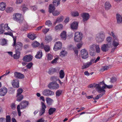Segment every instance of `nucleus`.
<instances>
[{
    "label": "nucleus",
    "mask_w": 122,
    "mask_h": 122,
    "mask_svg": "<svg viewBox=\"0 0 122 122\" xmlns=\"http://www.w3.org/2000/svg\"><path fill=\"white\" fill-rule=\"evenodd\" d=\"M28 25L27 24L25 23L24 24V26L22 27L21 28V30H22L26 31L28 29Z\"/></svg>",
    "instance_id": "obj_43"
},
{
    "label": "nucleus",
    "mask_w": 122,
    "mask_h": 122,
    "mask_svg": "<svg viewBox=\"0 0 122 122\" xmlns=\"http://www.w3.org/2000/svg\"><path fill=\"white\" fill-rule=\"evenodd\" d=\"M60 36L62 40H66L67 37L66 32L65 31H63L61 34Z\"/></svg>",
    "instance_id": "obj_24"
},
{
    "label": "nucleus",
    "mask_w": 122,
    "mask_h": 122,
    "mask_svg": "<svg viewBox=\"0 0 122 122\" xmlns=\"http://www.w3.org/2000/svg\"><path fill=\"white\" fill-rule=\"evenodd\" d=\"M45 109L43 107H42V108L40 110V111L39 113L40 115L41 116L45 113Z\"/></svg>",
    "instance_id": "obj_48"
},
{
    "label": "nucleus",
    "mask_w": 122,
    "mask_h": 122,
    "mask_svg": "<svg viewBox=\"0 0 122 122\" xmlns=\"http://www.w3.org/2000/svg\"><path fill=\"white\" fill-rule=\"evenodd\" d=\"M95 48L96 51L97 53H99L100 52V48H99V45H95Z\"/></svg>",
    "instance_id": "obj_58"
},
{
    "label": "nucleus",
    "mask_w": 122,
    "mask_h": 122,
    "mask_svg": "<svg viewBox=\"0 0 122 122\" xmlns=\"http://www.w3.org/2000/svg\"><path fill=\"white\" fill-rule=\"evenodd\" d=\"M64 19V17L63 16H61L60 17L57 18L56 21V23H60Z\"/></svg>",
    "instance_id": "obj_36"
},
{
    "label": "nucleus",
    "mask_w": 122,
    "mask_h": 122,
    "mask_svg": "<svg viewBox=\"0 0 122 122\" xmlns=\"http://www.w3.org/2000/svg\"><path fill=\"white\" fill-rule=\"evenodd\" d=\"M52 38L51 36H48L46 37L45 40L48 42L51 41L52 40Z\"/></svg>",
    "instance_id": "obj_46"
},
{
    "label": "nucleus",
    "mask_w": 122,
    "mask_h": 122,
    "mask_svg": "<svg viewBox=\"0 0 122 122\" xmlns=\"http://www.w3.org/2000/svg\"><path fill=\"white\" fill-rule=\"evenodd\" d=\"M17 93L16 95L17 96L19 95H21V94L23 92V90L21 88H19L17 91Z\"/></svg>",
    "instance_id": "obj_50"
},
{
    "label": "nucleus",
    "mask_w": 122,
    "mask_h": 122,
    "mask_svg": "<svg viewBox=\"0 0 122 122\" xmlns=\"http://www.w3.org/2000/svg\"><path fill=\"white\" fill-rule=\"evenodd\" d=\"M13 8L11 7H8L5 10V11L7 13H11L13 11Z\"/></svg>",
    "instance_id": "obj_35"
},
{
    "label": "nucleus",
    "mask_w": 122,
    "mask_h": 122,
    "mask_svg": "<svg viewBox=\"0 0 122 122\" xmlns=\"http://www.w3.org/2000/svg\"><path fill=\"white\" fill-rule=\"evenodd\" d=\"M33 58V56L31 55H26L25 56L23 57V60L27 62H30L32 60Z\"/></svg>",
    "instance_id": "obj_13"
},
{
    "label": "nucleus",
    "mask_w": 122,
    "mask_h": 122,
    "mask_svg": "<svg viewBox=\"0 0 122 122\" xmlns=\"http://www.w3.org/2000/svg\"><path fill=\"white\" fill-rule=\"evenodd\" d=\"M61 0H53V4L56 6H57L59 5L60 3V1Z\"/></svg>",
    "instance_id": "obj_31"
},
{
    "label": "nucleus",
    "mask_w": 122,
    "mask_h": 122,
    "mask_svg": "<svg viewBox=\"0 0 122 122\" xmlns=\"http://www.w3.org/2000/svg\"><path fill=\"white\" fill-rule=\"evenodd\" d=\"M111 7V5L109 2H106L105 4V7L106 10L110 9Z\"/></svg>",
    "instance_id": "obj_28"
},
{
    "label": "nucleus",
    "mask_w": 122,
    "mask_h": 122,
    "mask_svg": "<svg viewBox=\"0 0 122 122\" xmlns=\"http://www.w3.org/2000/svg\"><path fill=\"white\" fill-rule=\"evenodd\" d=\"M81 16L82 18V21L85 22L87 21L90 18L89 14L86 13H83L81 14Z\"/></svg>",
    "instance_id": "obj_10"
},
{
    "label": "nucleus",
    "mask_w": 122,
    "mask_h": 122,
    "mask_svg": "<svg viewBox=\"0 0 122 122\" xmlns=\"http://www.w3.org/2000/svg\"><path fill=\"white\" fill-rule=\"evenodd\" d=\"M7 92V90L5 87H2L0 89V96H5Z\"/></svg>",
    "instance_id": "obj_17"
},
{
    "label": "nucleus",
    "mask_w": 122,
    "mask_h": 122,
    "mask_svg": "<svg viewBox=\"0 0 122 122\" xmlns=\"http://www.w3.org/2000/svg\"><path fill=\"white\" fill-rule=\"evenodd\" d=\"M3 24H1L0 25V34H2L5 31L3 29Z\"/></svg>",
    "instance_id": "obj_40"
},
{
    "label": "nucleus",
    "mask_w": 122,
    "mask_h": 122,
    "mask_svg": "<svg viewBox=\"0 0 122 122\" xmlns=\"http://www.w3.org/2000/svg\"><path fill=\"white\" fill-rule=\"evenodd\" d=\"M46 52H48L50 50V48L49 46L46 45L45 46V47L43 48Z\"/></svg>",
    "instance_id": "obj_47"
},
{
    "label": "nucleus",
    "mask_w": 122,
    "mask_h": 122,
    "mask_svg": "<svg viewBox=\"0 0 122 122\" xmlns=\"http://www.w3.org/2000/svg\"><path fill=\"white\" fill-rule=\"evenodd\" d=\"M42 53L41 51H39L37 52V54L35 56V57L37 59L41 58L42 56Z\"/></svg>",
    "instance_id": "obj_25"
},
{
    "label": "nucleus",
    "mask_w": 122,
    "mask_h": 122,
    "mask_svg": "<svg viewBox=\"0 0 122 122\" xmlns=\"http://www.w3.org/2000/svg\"><path fill=\"white\" fill-rule=\"evenodd\" d=\"M40 45V43L36 41H34L32 44V46L33 47H37Z\"/></svg>",
    "instance_id": "obj_34"
},
{
    "label": "nucleus",
    "mask_w": 122,
    "mask_h": 122,
    "mask_svg": "<svg viewBox=\"0 0 122 122\" xmlns=\"http://www.w3.org/2000/svg\"><path fill=\"white\" fill-rule=\"evenodd\" d=\"M17 109L18 112V114L21 113V112L20 111V109H21L20 107V105H18L17 107Z\"/></svg>",
    "instance_id": "obj_63"
},
{
    "label": "nucleus",
    "mask_w": 122,
    "mask_h": 122,
    "mask_svg": "<svg viewBox=\"0 0 122 122\" xmlns=\"http://www.w3.org/2000/svg\"><path fill=\"white\" fill-rule=\"evenodd\" d=\"M62 43L60 41H58L56 43L53 48L54 51H56L60 49L62 47Z\"/></svg>",
    "instance_id": "obj_12"
},
{
    "label": "nucleus",
    "mask_w": 122,
    "mask_h": 122,
    "mask_svg": "<svg viewBox=\"0 0 122 122\" xmlns=\"http://www.w3.org/2000/svg\"><path fill=\"white\" fill-rule=\"evenodd\" d=\"M4 34L5 35H9L12 36L14 42L12 44V46H14L16 44V36L14 37L13 35V34L12 32H10L9 33V32H5L4 33Z\"/></svg>",
    "instance_id": "obj_18"
},
{
    "label": "nucleus",
    "mask_w": 122,
    "mask_h": 122,
    "mask_svg": "<svg viewBox=\"0 0 122 122\" xmlns=\"http://www.w3.org/2000/svg\"><path fill=\"white\" fill-rule=\"evenodd\" d=\"M6 5L5 3L2 2L0 3V10H4L6 7Z\"/></svg>",
    "instance_id": "obj_27"
},
{
    "label": "nucleus",
    "mask_w": 122,
    "mask_h": 122,
    "mask_svg": "<svg viewBox=\"0 0 122 122\" xmlns=\"http://www.w3.org/2000/svg\"><path fill=\"white\" fill-rule=\"evenodd\" d=\"M47 103L49 105H51V101L52 100L49 97H47L46 99Z\"/></svg>",
    "instance_id": "obj_44"
},
{
    "label": "nucleus",
    "mask_w": 122,
    "mask_h": 122,
    "mask_svg": "<svg viewBox=\"0 0 122 122\" xmlns=\"http://www.w3.org/2000/svg\"><path fill=\"white\" fill-rule=\"evenodd\" d=\"M13 87L15 88H18L19 87V81L17 79H14L11 83Z\"/></svg>",
    "instance_id": "obj_20"
},
{
    "label": "nucleus",
    "mask_w": 122,
    "mask_h": 122,
    "mask_svg": "<svg viewBox=\"0 0 122 122\" xmlns=\"http://www.w3.org/2000/svg\"><path fill=\"white\" fill-rule=\"evenodd\" d=\"M14 76L15 78L19 79H23L25 77V76L23 74L17 72H14Z\"/></svg>",
    "instance_id": "obj_16"
},
{
    "label": "nucleus",
    "mask_w": 122,
    "mask_h": 122,
    "mask_svg": "<svg viewBox=\"0 0 122 122\" xmlns=\"http://www.w3.org/2000/svg\"><path fill=\"white\" fill-rule=\"evenodd\" d=\"M67 54V52L65 51H61L60 54V56L61 57H64Z\"/></svg>",
    "instance_id": "obj_42"
},
{
    "label": "nucleus",
    "mask_w": 122,
    "mask_h": 122,
    "mask_svg": "<svg viewBox=\"0 0 122 122\" xmlns=\"http://www.w3.org/2000/svg\"><path fill=\"white\" fill-rule=\"evenodd\" d=\"M42 93L44 95L46 96H51L54 94L53 92L48 89H46L44 90Z\"/></svg>",
    "instance_id": "obj_7"
},
{
    "label": "nucleus",
    "mask_w": 122,
    "mask_h": 122,
    "mask_svg": "<svg viewBox=\"0 0 122 122\" xmlns=\"http://www.w3.org/2000/svg\"><path fill=\"white\" fill-rule=\"evenodd\" d=\"M75 52V54L76 55H77L78 54V50L76 49V47L73 48V50Z\"/></svg>",
    "instance_id": "obj_64"
},
{
    "label": "nucleus",
    "mask_w": 122,
    "mask_h": 122,
    "mask_svg": "<svg viewBox=\"0 0 122 122\" xmlns=\"http://www.w3.org/2000/svg\"><path fill=\"white\" fill-rule=\"evenodd\" d=\"M49 30V29H43L42 30V32L44 34H46Z\"/></svg>",
    "instance_id": "obj_61"
},
{
    "label": "nucleus",
    "mask_w": 122,
    "mask_h": 122,
    "mask_svg": "<svg viewBox=\"0 0 122 122\" xmlns=\"http://www.w3.org/2000/svg\"><path fill=\"white\" fill-rule=\"evenodd\" d=\"M78 22L76 21L73 22L70 25L71 29L73 30H77L78 28Z\"/></svg>",
    "instance_id": "obj_15"
},
{
    "label": "nucleus",
    "mask_w": 122,
    "mask_h": 122,
    "mask_svg": "<svg viewBox=\"0 0 122 122\" xmlns=\"http://www.w3.org/2000/svg\"><path fill=\"white\" fill-rule=\"evenodd\" d=\"M33 65V63L31 62H30L27 64L26 66V67L28 69H30L32 67Z\"/></svg>",
    "instance_id": "obj_52"
},
{
    "label": "nucleus",
    "mask_w": 122,
    "mask_h": 122,
    "mask_svg": "<svg viewBox=\"0 0 122 122\" xmlns=\"http://www.w3.org/2000/svg\"><path fill=\"white\" fill-rule=\"evenodd\" d=\"M28 37L29 38L32 40H34L36 37L34 34H28Z\"/></svg>",
    "instance_id": "obj_41"
},
{
    "label": "nucleus",
    "mask_w": 122,
    "mask_h": 122,
    "mask_svg": "<svg viewBox=\"0 0 122 122\" xmlns=\"http://www.w3.org/2000/svg\"><path fill=\"white\" fill-rule=\"evenodd\" d=\"M98 86H100V82L98 84H96L95 83L93 84H90L89 87H88L90 88H93L95 87H96V89L97 91L99 93H100V91H99L98 88L97 87Z\"/></svg>",
    "instance_id": "obj_19"
},
{
    "label": "nucleus",
    "mask_w": 122,
    "mask_h": 122,
    "mask_svg": "<svg viewBox=\"0 0 122 122\" xmlns=\"http://www.w3.org/2000/svg\"><path fill=\"white\" fill-rule=\"evenodd\" d=\"M82 35L78 32H76L75 34L74 40L75 42H78L81 41L82 38Z\"/></svg>",
    "instance_id": "obj_3"
},
{
    "label": "nucleus",
    "mask_w": 122,
    "mask_h": 122,
    "mask_svg": "<svg viewBox=\"0 0 122 122\" xmlns=\"http://www.w3.org/2000/svg\"><path fill=\"white\" fill-rule=\"evenodd\" d=\"M48 86L50 89H57L59 87V85L56 82H53L50 83Z\"/></svg>",
    "instance_id": "obj_5"
},
{
    "label": "nucleus",
    "mask_w": 122,
    "mask_h": 122,
    "mask_svg": "<svg viewBox=\"0 0 122 122\" xmlns=\"http://www.w3.org/2000/svg\"><path fill=\"white\" fill-rule=\"evenodd\" d=\"M70 18L69 17H67L65 19L64 22L66 24L68 23L69 20Z\"/></svg>",
    "instance_id": "obj_62"
},
{
    "label": "nucleus",
    "mask_w": 122,
    "mask_h": 122,
    "mask_svg": "<svg viewBox=\"0 0 122 122\" xmlns=\"http://www.w3.org/2000/svg\"><path fill=\"white\" fill-rule=\"evenodd\" d=\"M71 15L74 17L78 16L79 15V13L77 11H73L71 12Z\"/></svg>",
    "instance_id": "obj_45"
},
{
    "label": "nucleus",
    "mask_w": 122,
    "mask_h": 122,
    "mask_svg": "<svg viewBox=\"0 0 122 122\" xmlns=\"http://www.w3.org/2000/svg\"><path fill=\"white\" fill-rule=\"evenodd\" d=\"M117 80V78L113 76L111 78L110 82L111 83H113L116 82Z\"/></svg>",
    "instance_id": "obj_49"
},
{
    "label": "nucleus",
    "mask_w": 122,
    "mask_h": 122,
    "mask_svg": "<svg viewBox=\"0 0 122 122\" xmlns=\"http://www.w3.org/2000/svg\"><path fill=\"white\" fill-rule=\"evenodd\" d=\"M45 24L46 25H48V26H51L52 25V23L50 20L46 21L45 23Z\"/></svg>",
    "instance_id": "obj_51"
},
{
    "label": "nucleus",
    "mask_w": 122,
    "mask_h": 122,
    "mask_svg": "<svg viewBox=\"0 0 122 122\" xmlns=\"http://www.w3.org/2000/svg\"><path fill=\"white\" fill-rule=\"evenodd\" d=\"M13 19L17 21H19L20 23L23 20L21 14L18 13H15L13 15Z\"/></svg>",
    "instance_id": "obj_4"
},
{
    "label": "nucleus",
    "mask_w": 122,
    "mask_h": 122,
    "mask_svg": "<svg viewBox=\"0 0 122 122\" xmlns=\"http://www.w3.org/2000/svg\"><path fill=\"white\" fill-rule=\"evenodd\" d=\"M58 57H56L55 59H53L51 61V63L52 64H53L54 63H56L57 62V61L59 59Z\"/></svg>",
    "instance_id": "obj_59"
},
{
    "label": "nucleus",
    "mask_w": 122,
    "mask_h": 122,
    "mask_svg": "<svg viewBox=\"0 0 122 122\" xmlns=\"http://www.w3.org/2000/svg\"><path fill=\"white\" fill-rule=\"evenodd\" d=\"M55 9L56 8L54 5L52 4H51L49 5L48 7V12L50 13H52Z\"/></svg>",
    "instance_id": "obj_23"
},
{
    "label": "nucleus",
    "mask_w": 122,
    "mask_h": 122,
    "mask_svg": "<svg viewBox=\"0 0 122 122\" xmlns=\"http://www.w3.org/2000/svg\"><path fill=\"white\" fill-rule=\"evenodd\" d=\"M65 76V73L64 71L61 70L59 72V76L61 79H62L64 78Z\"/></svg>",
    "instance_id": "obj_39"
},
{
    "label": "nucleus",
    "mask_w": 122,
    "mask_h": 122,
    "mask_svg": "<svg viewBox=\"0 0 122 122\" xmlns=\"http://www.w3.org/2000/svg\"><path fill=\"white\" fill-rule=\"evenodd\" d=\"M16 97H17L16 100L19 102L21 101L24 98V96L22 95H19L18 96L16 95Z\"/></svg>",
    "instance_id": "obj_33"
},
{
    "label": "nucleus",
    "mask_w": 122,
    "mask_h": 122,
    "mask_svg": "<svg viewBox=\"0 0 122 122\" xmlns=\"http://www.w3.org/2000/svg\"><path fill=\"white\" fill-rule=\"evenodd\" d=\"M63 27V25L61 24H60L56 26L55 28L56 30H60L62 29Z\"/></svg>",
    "instance_id": "obj_32"
},
{
    "label": "nucleus",
    "mask_w": 122,
    "mask_h": 122,
    "mask_svg": "<svg viewBox=\"0 0 122 122\" xmlns=\"http://www.w3.org/2000/svg\"><path fill=\"white\" fill-rule=\"evenodd\" d=\"M81 56L83 59H85L87 58L88 57V52L85 49L81 50Z\"/></svg>",
    "instance_id": "obj_8"
},
{
    "label": "nucleus",
    "mask_w": 122,
    "mask_h": 122,
    "mask_svg": "<svg viewBox=\"0 0 122 122\" xmlns=\"http://www.w3.org/2000/svg\"><path fill=\"white\" fill-rule=\"evenodd\" d=\"M60 12L59 11L55 10L52 13L54 16H56L59 15L60 14Z\"/></svg>",
    "instance_id": "obj_37"
},
{
    "label": "nucleus",
    "mask_w": 122,
    "mask_h": 122,
    "mask_svg": "<svg viewBox=\"0 0 122 122\" xmlns=\"http://www.w3.org/2000/svg\"><path fill=\"white\" fill-rule=\"evenodd\" d=\"M109 46L107 44H104L102 45L101 48L103 52H106L108 50V48Z\"/></svg>",
    "instance_id": "obj_21"
},
{
    "label": "nucleus",
    "mask_w": 122,
    "mask_h": 122,
    "mask_svg": "<svg viewBox=\"0 0 122 122\" xmlns=\"http://www.w3.org/2000/svg\"><path fill=\"white\" fill-rule=\"evenodd\" d=\"M95 46V45H93L90 46L89 51L90 55L92 56H94L96 54V52L94 49Z\"/></svg>",
    "instance_id": "obj_11"
},
{
    "label": "nucleus",
    "mask_w": 122,
    "mask_h": 122,
    "mask_svg": "<svg viewBox=\"0 0 122 122\" xmlns=\"http://www.w3.org/2000/svg\"><path fill=\"white\" fill-rule=\"evenodd\" d=\"M112 44L114 47H116L119 45V44L115 40H113Z\"/></svg>",
    "instance_id": "obj_55"
},
{
    "label": "nucleus",
    "mask_w": 122,
    "mask_h": 122,
    "mask_svg": "<svg viewBox=\"0 0 122 122\" xmlns=\"http://www.w3.org/2000/svg\"><path fill=\"white\" fill-rule=\"evenodd\" d=\"M7 43V41L5 39H3L1 42V45H4L5 44Z\"/></svg>",
    "instance_id": "obj_60"
},
{
    "label": "nucleus",
    "mask_w": 122,
    "mask_h": 122,
    "mask_svg": "<svg viewBox=\"0 0 122 122\" xmlns=\"http://www.w3.org/2000/svg\"><path fill=\"white\" fill-rule=\"evenodd\" d=\"M62 91L61 90H58L56 91V97H59L62 94Z\"/></svg>",
    "instance_id": "obj_38"
},
{
    "label": "nucleus",
    "mask_w": 122,
    "mask_h": 122,
    "mask_svg": "<svg viewBox=\"0 0 122 122\" xmlns=\"http://www.w3.org/2000/svg\"><path fill=\"white\" fill-rule=\"evenodd\" d=\"M6 122H10L11 121V118L9 115H7L6 116Z\"/></svg>",
    "instance_id": "obj_54"
},
{
    "label": "nucleus",
    "mask_w": 122,
    "mask_h": 122,
    "mask_svg": "<svg viewBox=\"0 0 122 122\" xmlns=\"http://www.w3.org/2000/svg\"><path fill=\"white\" fill-rule=\"evenodd\" d=\"M94 60L92 59L90 60V62H88L85 63H83V65L82 66L81 69H85L90 66L93 63Z\"/></svg>",
    "instance_id": "obj_14"
},
{
    "label": "nucleus",
    "mask_w": 122,
    "mask_h": 122,
    "mask_svg": "<svg viewBox=\"0 0 122 122\" xmlns=\"http://www.w3.org/2000/svg\"><path fill=\"white\" fill-rule=\"evenodd\" d=\"M3 27H4V29L6 30H9L10 29V28L8 26V24H4Z\"/></svg>",
    "instance_id": "obj_57"
},
{
    "label": "nucleus",
    "mask_w": 122,
    "mask_h": 122,
    "mask_svg": "<svg viewBox=\"0 0 122 122\" xmlns=\"http://www.w3.org/2000/svg\"><path fill=\"white\" fill-rule=\"evenodd\" d=\"M29 105V102L28 101H23L21 102L20 105H20V106L21 107L20 108L21 109H24L26 108Z\"/></svg>",
    "instance_id": "obj_9"
},
{
    "label": "nucleus",
    "mask_w": 122,
    "mask_h": 122,
    "mask_svg": "<svg viewBox=\"0 0 122 122\" xmlns=\"http://www.w3.org/2000/svg\"><path fill=\"white\" fill-rule=\"evenodd\" d=\"M116 17L117 23H121L122 22V16L120 14H117L116 15Z\"/></svg>",
    "instance_id": "obj_26"
},
{
    "label": "nucleus",
    "mask_w": 122,
    "mask_h": 122,
    "mask_svg": "<svg viewBox=\"0 0 122 122\" xmlns=\"http://www.w3.org/2000/svg\"><path fill=\"white\" fill-rule=\"evenodd\" d=\"M55 108L51 107L49 109L48 111V113L49 115L52 114L56 110Z\"/></svg>",
    "instance_id": "obj_30"
},
{
    "label": "nucleus",
    "mask_w": 122,
    "mask_h": 122,
    "mask_svg": "<svg viewBox=\"0 0 122 122\" xmlns=\"http://www.w3.org/2000/svg\"><path fill=\"white\" fill-rule=\"evenodd\" d=\"M105 36V34L103 33L97 35L96 38L97 42L99 43L102 42L104 40Z\"/></svg>",
    "instance_id": "obj_6"
},
{
    "label": "nucleus",
    "mask_w": 122,
    "mask_h": 122,
    "mask_svg": "<svg viewBox=\"0 0 122 122\" xmlns=\"http://www.w3.org/2000/svg\"><path fill=\"white\" fill-rule=\"evenodd\" d=\"M57 69L56 68H50L48 69V73L50 75H52L54 73L57 72Z\"/></svg>",
    "instance_id": "obj_22"
},
{
    "label": "nucleus",
    "mask_w": 122,
    "mask_h": 122,
    "mask_svg": "<svg viewBox=\"0 0 122 122\" xmlns=\"http://www.w3.org/2000/svg\"><path fill=\"white\" fill-rule=\"evenodd\" d=\"M100 86H98L97 87L99 91H100V93L102 92H106V91L104 89L105 88L110 89L112 88L113 86V85H107L103 81L100 82Z\"/></svg>",
    "instance_id": "obj_2"
},
{
    "label": "nucleus",
    "mask_w": 122,
    "mask_h": 122,
    "mask_svg": "<svg viewBox=\"0 0 122 122\" xmlns=\"http://www.w3.org/2000/svg\"><path fill=\"white\" fill-rule=\"evenodd\" d=\"M108 68V66H103L100 69V71H105L107 70Z\"/></svg>",
    "instance_id": "obj_56"
},
{
    "label": "nucleus",
    "mask_w": 122,
    "mask_h": 122,
    "mask_svg": "<svg viewBox=\"0 0 122 122\" xmlns=\"http://www.w3.org/2000/svg\"><path fill=\"white\" fill-rule=\"evenodd\" d=\"M47 60H51L53 59V56L50 53H48L47 55Z\"/></svg>",
    "instance_id": "obj_53"
},
{
    "label": "nucleus",
    "mask_w": 122,
    "mask_h": 122,
    "mask_svg": "<svg viewBox=\"0 0 122 122\" xmlns=\"http://www.w3.org/2000/svg\"><path fill=\"white\" fill-rule=\"evenodd\" d=\"M112 38L110 36L107 37L106 39L107 43L106 44L110 46L112 43Z\"/></svg>",
    "instance_id": "obj_29"
},
{
    "label": "nucleus",
    "mask_w": 122,
    "mask_h": 122,
    "mask_svg": "<svg viewBox=\"0 0 122 122\" xmlns=\"http://www.w3.org/2000/svg\"><path fill=\"white\" fill-rule=\"evenodd\" d=\"M15 47V54L14 55L13 57L14 59H18L20 57V51L23 47V44L20 42H16Z\"/></svg>",
    "instance_id": "obj_1"
}]
</instances>
